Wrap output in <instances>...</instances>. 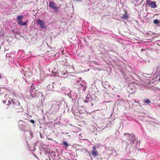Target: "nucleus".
<instances>
[{"label":"nucleus","mask_w":160,"mask_h":160,"mask_svg":"<svg viewBox=\"0 0 160 160\" xmlns=\"http://www.w3.org/2000/svg\"><path fill=\"white\" fill-rule=\"evenodd\" d=\"M12 95L10 94H6L4 96V100H2L4 103L6 102H8V105L10 108L13 110L17 109L20 108V103L16 100H13L11 97Z\"/></svg>","instance_id":"obj_1"},{"label":"nucleus","mask_w":160,"mask_h":160,"mask_svg":"<svg viewBox=\"0 0 160 160\" xmlns=\"http://www.w3.org/2000/svg\"><path fill=\"white\" fill-rule=\"evenodd\" d=\"M124 135L126 138V141L128 145L133 144L134 142L136 140L135 135L133 134L125 133Z\"/></svg>","instance_id":"obj_2"},{"label":"nucleus","mask_w":160,"mask_h":160,"mask_svg":"<svg viewBox=\"0 0 160 160\" xmlns=\"http://www.w3.org/2000/svg\"><path fill=\"white\" fill-rule=\"evenodd\" d=\"M23 18V15H18L17 16V19L18 21V23L20 25H22V19Z\"/></svg>","instance_id":"obj_3"},{"label":"nucleus","mask_w":160,"mask_h":160,"mask_svg":"<svg viewBox=\"0 0 160 160\" xmlns=\"http://www.w3.org/2000/svg\"><path fill=\"white\" fill-rule=\"evenodd\" d=\"M49 7L54 10H57L58 8V7H56L55 3L53 2H49Z\"/></svg>","instance_id":"obj_4"},{"label":"nucleus","mask_w":160,"mask_h":160,"mask_svg":"<svg viewBox=\"0 0 160 160\" xmlns=\"http://www.w3.org/2000/svg\"><path fill=\"white\" fill-rule=\"evenodd\" d=\"M37 22L38 24H39L41 28H44L45 27V25L44 22L40 19H38L37 21Z\"/></svg>","instance_id":"obj_5"},{"label":"nucleus","mask_w":160,"mask_h":160,"mask_svg":"<svg viewBox=\"0 0 160 160\" xmlns=\"http://www.w3.org/2000/svg\"><path fill=\"white\" fill-rule=\"evenodd\" d=\"M39 92L36 90H34V92L31 93L32 96L34 98H36L39 96Z\"/></svg>","instance_id":"obj_6"},{"label":"nucleus","mask_w":160,"mask_h":160,"mask_svg":"<svg viewBox=\"0 0 160 160\" xmlns=\"http://www.w3.org/2000/svg\"><path fill=\"white\" fill-rule=\"evenodd\" d=\"M92 155L94 157H96L98 155V152L97 151H92L90 152Z\"/></svg>","instance_id":"obj_7"},{"label":"nucleus","mask_w":160,"mask_h":160,"mask_svg":"<svg viewBox=\"0 0 160 160\" xmlns=\"http://www.w3.org/2000/svg\"><path fill=\"white\" fill-rule=\"evenodd\" d=\"M128 17L129 15L128 14L127 12H126L125 13L122 15L121 18L125 20L127 19L128 18Z\"/></svg>","instance_id":"obj_8"},{"label":"nucleus","mask_w":160,"mask_h":160,"mask_svg":"<svg viewBox=\"0 0 160 160\" xmlns=\"http://www.w3.org/2000/svg\"><path fill=\"white\" fill-rule=\"evenodd\" d=\"M150 6L152 8H155L156 7V3L154 2H151L150 3Z\"/></svg>","instance_id":"obj_9"},{"label":"nucleus","mask_w":160,"mask_h":160,"mask_svg":"<svg viewBox=\"0 0 160 160\" xmlns=\"http://www.w3.org/2000/svg\"><path fill=\"white\" fill-rule=\"evenodd\" d=\"M62 144L64 145L65 146V148H67V147L69 146V144L67 143V142L66 141H65L63 142Z\"/></svg>","instance_id":"obj_10"},{"label":"nucleus","mask_w":160,"mask_h":160,"mask_svg":"<svg viewBox=\"0 0 160 160\" xmlns=\"http://www.w3.org/2000/svg\"><path fill=\"white\" fill-rule=\"evenodd\" d=\"M144 103H145V105H146V103L149 104L151 103V101L149 99H145L144 100Z\"/></svg>","instance_id":"obj_11"},{"label":"nucleus","mask_w":160,"mask_h":160,"mask_svg":"<svg viewBox=\"0 0 160 160\" xmlns=\"http://www.w3.org/2000/svg\"><path fill=\"white\" fill-rule=\"evenodd\" d=\"M5 90H6V89L4 88H1L0 90V94L3 93L4 92H5Z\"/></svg>","instance_id":"obj_12"},{"label":"nucleus","mask_w":160,"mask_h":160,"mask_svg":"<svg viewBox=\"0 0 160 160\" xmlns=\"http://www.w3.org/2000/svg\"><path fill=\"white\" fill-rule=\"evenodd\" d=\"M31 89H30V92H31L32 91V90H33L35 88L33 84H32V85L31 86Z\"/></svg>","instance_id":"obj_13"},{"label":"nucleus","mask_w":160,"mask_h":160,"mask_svg":"<svg viewBox=\"0 0 160 160\" xmlns=\"http://www.w3.org/2000/svg\"><path fill=\"white\" fill-rule=\"evenodd\" d=\"M159 21L157 19L154 20L153 21V23L155 24H158L159 23Z\"/></svg>","instance_id":"obj_14"},{"label":"nucleus","mask_w":160,"mask_h":160,"mask_svg":"<svg viewBox=\"0 0 160 160\" xmlns=\"http://www.w3.org/2000/svg\"><path fill=\"white\" fill-rule=\"evenodd\" d=\"M151 1L150 0H147V4L149 6L150 5V3H151Z\"/></svg>","instance_id":"obj_15"},{"label":"nucleus","mask_w":160,"mask_h":160,"mask_svg":"<svg viewBox=\"0 0 160 160\" xmlns=\"http://www.w3.org/2000/svg\"><path fill=\"white\" fill-rule=\"evenodd\" d=\"M52 88V89H53V87L52 85H48V88Z\"/></svg>","instance_id":"obj_16"},{"label":"nucleus","mask_w":160,"mask_h":160,"mask_svg":"<svg viewBox=\"0 0 160 160\" xmlns=\"http://www.w3.org/2000/svg\"><path fill=\"white\" fill-rule=\"evenodd\" d=\"M27 22H23L22 23V25H23V26H27Z\"/></svg>","instance_id":"obj_17"},{"label":"nucleus","mask_w":160,"mask_h":160,"mask_svg":"<svg viewBox=\"0 0 160 160\" xmlns=\"http://www.w3.org/2000/svg\"><path fill=\"white\" fill-rule=\"evenodd\" d=\"M30 135L31 137H33V133L32 131H31L30 132Z\"/></svg>","instance_id":"obj_18"},{"label":"nucleus","mask_w":160,"mask_h":160,"mask_svg":"<svg viewBox=\"0 0 160 160\" xmlns=\"http://www.w3.org/2000/svg\"><path fill=\"white\" fill-rule=\"evenodd\" d=\"M92 150H93V151H97L96 148L95 146H94L92 148Z\"/></svg>","instance_id":"obj_19"},{"label":"nucleus","mask_w":160,"mask_h":160,"mask_svg":"<svg viewBox=\"0 0 160 160\" xmlns=\"http://www.w3.org/2000/svg\"><path fill=\"white\" fill-rule=\"evenodd\" d=\"M30 122L32 124H34L35 123L34 121L32 119L30 120Z\"/></svg>","instance_id":"obj_20"},{"label":"nucleus","mask_w":160,"mask_h":160,"mask_svg":"<svg viewBox=\"0 0 160 160\" xmlns=\"http://www.w3.org/2000/svg\"><path fill=\"white\" fill-rule=\"evenodd\" d=\"M19 81L18 79H16L14 81V82H16V83H17L18 81Z\"/></svg>","instance_id":"obj_21"},{"label":"nucleus","mask_w":160,"mask_h":160,"mask_svg":"<svg viewBox=\"0 0 160 160\" xmlns=\"http://www.w3.org/2000/svg\"><path fill=\"white\" fill-rule=\"evenodd\" d=\"M62 74L63 75H64L65 74V73L64 72H62Z\"/></svg>","instance_id":"obj_22"},{"label":"nucleus","mask_w":160,"mask_h":160,"mask_svg":"<svg viewBox=\"0 0 160 160\" xmlns=\"http://www.w3.org/2000/svg\"><path fill=\"white\" fill-rule=\"evenodd\" d=\"M54 104H52V105L51 108H52L53 107H54Z\"/></svg>","instance_id":"obj_23"},{"label":"nucleus","mask_w":160,"mask_h":160,"mask_svg":"<svg viewBox=\"0 0 160 160\" xmlns=\"http://www.w3.org/2000/svg\"><path fill=\"white\" fill-rule=\"evenodd\" d=\"M135 0V1H136L137 2H138L139 1V0Z\"/></svg>","instance_id":"obj_24"},{"label":"nucleus","mask_w":160,"mask_h":160,"mask_svg":"<svg viewBox=\"0 0 160 160\" xmlns=\"http://www.w3.org/2000/svg\"><path fill=\"white\" fill-rule=\"evenodd\" d=\"M1 75L0 74V79H1Z\"/></svg>","instance_id":"obj_25"},{"label":"nucleus","mask_w":160,"mask_h":160,"mask_svg":"<svg viewBox=\"0 0 160 160\" xmlns=\"http://www.w3.org/2000/svg\"><path fill=\"white\" fill-rule=\"evenodd\" d=\"M144 49H142L141 50V51H142V50H144Z\"/></svg>","instance_id":"obj_26"}]
</instances>
